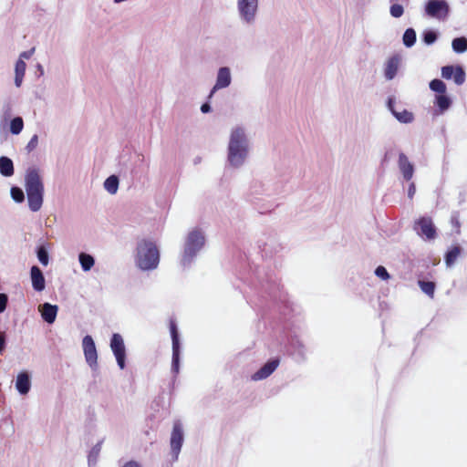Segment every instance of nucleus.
Here are the masks:
<instances>
[{
	"instance_id": "obj_1",
	"label": "nucleus",
	"mask_w": 467,
	"mask_h": 467,
	"mask_svg": "<svg viewBox=\"0 0 467 467\" xmlns=\"http://www.w3.org/2000/svg\"><path fill=\"white\" fill-rule=\"evenodd\" d=\"M136 264L142 270L155 269L160 262V253L154 242L147 239L140 240L136 249Z\"/></svg>"
},
{
	"instance_id": "obj_2",
	"label": "nucleus",
	"mask_w": 467,
	"mask_h": 467,
	"mask_svg": "<svg viewBox=\"0 0 467 467\" xmlns=\"http://www.w3.org/2000/svg\"><path fill=\"white\" fill-rule=\"evenodd\" d=\"M26 191L31 211L37 212L43 203L44 186L38 171L29 169L26 175Z\"/></svg>"
},
{
	"instance_id": "obj_3",
	"label": "nucleus",
	"mask_w": 467,
	"mask_h": 467,
	"mask_svg": "<svg viewBox=\"0 0 467 467\" xmlns=\"http://www.w3.org/2000/svg\"><path fill=\"white\" fill-rule=\"evenodd\" d=\"M228 161L234 166H240L247 155V141L244 130L236 128L232 131L229 141Z\"/></svg>"
},
{
	"instance_id": "obj_4",
	"label": "nucleus",
	"mask_w": 467,
	"mask_h": 467,
	"mask_svg": "<svg viewBox=\"0 0 467 467\" xmlns=\"http://www.w3.org/2000/svg\"><path fill=\"white\" fill-rule=\"evenodd\" d=\"M203 244L204 236L201 231L193 230L190 232L185 242L184 256L192 258Z\"/></svg>"
},
{
	"instance_id": "obj_5",
	"label": "nucleus",
	"mask_w": 467,
	"mask_h": 467,
	"mask_svg": "<svg viewBox=\"0 0 467 467\" xmlns=\"http://www.w3.org/2000/svg\"><path fill=\"white\" fill-rule=\"evenodd\" d=\"M450 12V6L445 0H429L425 5V13L428 16L444 20Z\"/></svg>"
},
{
	"instance_id": "obj_6",
	"label": "nucleus",
	"mask_w": 467,
	"mask_h": 467,
	"mask_svg": "<svg viewBox=\"0 0 467 467\" xmlns=\"http://www.w3.org/2000/svg\"><path fill=\"white\" fill-rule=\"evenodd\" d=\"M110 348L116 358L119 367L125 368L126 348L121 335L114 333L110 339Z\"/></svg>"
},
{
	"instance_id": "obj_7",
	"label": "nucleus",
	"mask_w": 467,
	"mask_h": 467,
	"mask_svg": "<svg viewBox=\"0 0 467 467\" xmlns=\"http://www.w3.org/2000/svg\"><path fill=\"white\" fill-rule=\"evenodd\" d=\"M414 229L418 234L424 236L428 240H432L436 237V228L431 217H420L414 224Z\"/></svg>"
},
{
	"instance_id": "obj_8",
	"label": "nucleus",
	"mask_w": 467,
	"mask_h": 467,
	"mask_svg": "<svg viewBox=\"0 0 467 467\" xmlns=\"http://www.w3.org/2000/svg\"><path fill=\"white\" fill-rule=\"evenodd\" d=\"M441 77L445 79L453 78L457 85H462L465 81V72L460 66H444L441 67Z\"/></svg>"
},
{
	"instance_id": "obj_9",
	"label": "nucleus",
	"mask_w": 467,
	"mask_h": 467,
	"mask_svg": "<svg viewBox=\"0 0 467 467\" xmlns=\"http://www.w3.org/2000/svg\"><path fill=\"white\" fill-rule=\"evenodd\" d=\"M84 355L90 367L97 366L98 354L95 343L90 336H86L82 341Z\"/></svg>"
},
{
	"instance_id": "obj_10",
	"label": "nucleus",
	"mask_w": 467,
	"mask_h": 467,
	"mask_svg": "<svg viewBox=\"0 0 467 467\" xmlns=\"http://www.w3.org/2000/svg\"><path fill=\"white\" fill-rule=\"evenodd\" d=\"M183 441V431L182 423L179 420H176L173 423V428L171 435V451L177 456L181 451L182 445Z\"/></svg>"
},
{
	"instance_id": "obj_11",
	"label": "nucleus",
	"mask_w": 467,
	"mask_h": 467,
	"mask_svg": "<svg viewBox=\"0 0 467 467\" xmlns=\"http://www.w3.org/2000/svg\"><path fill=\"white\" fill-rule=\"evenodd\" d=\"M257 0H238L240 14L247 22L254 19L257 9Z\"/></svg>"
},
{
	"instance_id": "obj_12",
	"label": "nucleus",
	"mask_w": 467,
	"mask_h": 467,
	"mask_svg": "<svg viewBox=\"0 0 467 467\" xmlns=\"http://www.w3.org/2000/svg\"><path fill=\"white\" fill-rule=\"evenodd\" d=\"M279 360L273 359L266 362L259 370H257L253 376L254 380H261L269 377L278 367Z\"/></svg>"
},
{
	"instance_id": "obj_13",
	"label": "nucleus",
	"mask_w": 467,
	"mask_h": 467,
	"mask_svg": "<svg viewBox=\"0 0 467 467\" xmlns=\"http://www.w3.org/2000/svg\"><path fill=\"white\" fill-rule=\"evenodd\" d=\"M30 276L33 288L37 292L43 291L46 286V282L44 275L38 266L33 265L31 267Z\"/></svg>"
},
{
	"instance_id": "obj_14",
	"label": "nucleus",
	"mask_w": 467,
	"mask_h": 467,
	"mask_svg": "<svg viewBox=\"0 0 467 467\" xmlns=\"http://www.w3.org/2000/svg\"><path fill=\"white\" fill-rule=\"evenodd\" d=\"M231 75L228 67H221L218 71L217 80L215 86L213 88L209 97L211 98L216 89L223 88L230 85Z\"/></svg>"
},
{
	"instance_id": "obj_15",
	"label": "nucleus",
	"mask_w": 467,
	"mask_h": 467,
	"mask_svg": "<svg viewBox=\"0 0 467 467\" xmlns=\"http://www.w3.org/2000/svg\"><path fill=\"white\" fill-rule=\"evenodd\" d=\"M399 168L406 181H410L412 178L414 168L404 153H400L399 155Z\"/></svg>"
},
{
	"instance_id": "obj_16",
	"label": "nucleus",
	"mask_w": 467,
	"mask_h": 467,
	"mask_svg": "<svg viewBox=\"0 0 467 467\" xmlns=\"http://www.w3.org/2000/svg\"><path fill=\"white\" fill-rule=\"evenodd\" d=\"M31 382L27 372L23 371L17 375L16 388L22 395H26L30 390Z\"/></svg>"
},
{
	"instance_id": "obj_17",
	"label": "nucleus",
	"mask_w": 467,
	"mask_h": 467,
	"mask_svg": "<svg viewBox=\"0 0 467 467\" xmlns=\"http://www.w3.org/2000/svg\"><path fill=\"white\" fill-rule=\"evenodd\" d=\"M42 318L48 324L54 323L57 314V306L49 303H45L40 308Z\"/></svg>"
},
{
	"instance_id": "obj_18",
	"label": "nucleus",
	"mask_w": 467,
	"mask_h": 467,
	"mask_svg": "<svg viewBox=\"0 0 467 467\" xmlns=\"http://www.w3.org/2000/svg\"><path fill=\"white\" fill-rule=\"evenodd\" d=\"M393 104L394 100L392 99H389L388 102L389 109L399 121L402 123H410L413 120V114L411 112L408 111L407 109H403L402 111H397L394 109Z\"/></svg>"
},
{
	"instance_id": "obj_19",
	"label": "nucleus",
	"mask_w": 467,
	"mask_h": 467,
	"mask_svg": "<svg viewBox=\"0 0 467 467\" xmlns=\"http://www.w3.org/2000/svg\"><path fill=\"white\" fill-rule=\"evenodd\" d=\"M400 59L397 57H390L385 67V77L388 79H392L398 71Z\"/></svg>"
},
{
	"instance_id": "obj_20",
	"label": "nucleus",
	"mask_w": 467,
	"mask_h": 467,
	"mask_svg": "<svg viewBox=\"0 0 467 467\" xmlns=\"http://www.w3.org/2000/svg\"><path fill=\"white\" fill-rule=\"evenodd\" d=\"M0 172L5 177H9L14 174V165L11 159L4 156L0 157Z\"/></svg>"
},
{
	"instance_id": "obj_21",
	"label": "nucleus",
	"mask_w": 467,
	"mask_h": 467,
	"mask_svg": "<svg viewBox=\"0 0 467 467\" xmlns=\"http://www.w3.org/2000/svg\"><path fill=\"white\" fill-rule=\"evenodd\" d=\"M26 65L23 59H18L16 63L15 72V83L16 87H20L26 73Z\"/></svg>"
},
{
	"instance_id": "obj_22",
	"label": "nucleus",
	"mask_w": 467,
	"mask_h": 467,
	"mask_svg": "<svg viewBox=\"0 0 467 467\" xmlns=\"http://www.w3.org/2000/svg\"><path fill=\"white\" fill-rule=\"evenodd\" d=\"M462 253L460 245L452 246L445 254V263L448 266H451Z\"/></svg>"
},
{
	"instance_id": "obj_23",
	"label": "nucleus",
	"mask_w": 467,
	"mask_h": 467,
	"mask_svg": "<svg viewBox=\"0 0 467 467\" xmlns=\"http://www.w3.org/2000/svg\"><path fill=\"white\" fill-rule=\"evenodd\" d=\"M418 285L424 294L429 296L431 298L434 297V292L436 288V285L434 282L419 280Z\"/></svg>"
},
{
	"instance_id": "obj_24",
	"label": "nucleus",
	"mask_w": 467,
	"mask_h": 467,
	"mask_svg": "<svg viewBox=\"0 0 467 467\" xmlns=\"http://www.w3.org/2000/svg\"><path fill=\"white\" fill-rule=\"evenodd\" d=\"M434 103L441 111H444L450 108L451 101L446 93H443L436 95Z\"/></svg>"
},
{
	"instance_id": "obj_25",
	"label": "nucleus",
	"mask_w": 467,
	"mask_h": 467,
	"mask_svg": "<svg viewBox=\"0 0 467 467\" xmlns=\"http://www.w3.org/2000/svg\"><path fill=\"white\" fill-rule=\"evenodd\" d=\"M451 46L454 52L463 53L467 51V38L463 36L456 37L452 40Z\"/></svg>"
},
{
	"instance_id": "obj_26",
	"label": "nucleus",
	"mask_w": 467,
	"mask_h": 467,
	"mask_svg": "<svg viewBox=\"0 0 467 467\" xmlns=\"http://www.w3.org/2000/svg\"><path fill=\"white\" fill-rule=\"evenodd\" d=\"M105 189L111 194H114L118 191L119 179L115 175L109 176L104 182Z\"/></svg>"
},
{
	"instance_id": "obj_27",
	"label": "nucleus",
	"mask_w": 467,
	"mask_h": 467,
	"mask_svg": "<svg viewBox=\"0 0 467 467\" xmlns=\"http://www.w3.org/2000/svg\"><path fill=\"white\" fill-rule=\"evenodd\" d=\"M79 262L84 271L90 270L95 263L94 258L91 255L85 253H81L79 254Z\"/></svg>"
},
{
	"instance_id": "obj_28",
	"label": "nucleus",
	"mask_w": 467,
	"mask_h": 467,
	"mask_svg": "<svg viewBox=\"0 0 467 467\" xmlns=\"http://www.w3.org/2000/svg\"><path fill=\"white\" fill-rule=\"evenodd\" d=\"M416 42V32L412 28H408L403 35V43L406 47H412Z\"/></svg>"
},
{
	"instance_id": "obj_29",
	"label": "nucleus",
	"mask_w": 467,
	"mask_h": 467,
	"mask_svg": "<svg viewBox=\"0 0 467 467\" xmlns=\"http://www.w3.org/2000/svg\"><path fill=\"white\" fill-rule=\"evenodd\" d=\"M430 88L438 94H443L447 91V88L444 82L438 78L430 82Z\"/></svg>"
},
{
	"instance_id": "obj_30",
	"label": "nucleus",
	"mask_w": 467,
	"mask_h": 467,
	"mask_svg": "<svg viewBox=\"0 0 467 467\" xmlns=\"http://www.w3.org/2000/svg\"><path fill=\"white\" fill-rule=\"evenodd\" d=\"M24 127V121L21 117H16L11 120L10 130L13 134H19Z\"/></svg>"
},
{
	"instance_id": "obj_31",
	"label": "nucleus",
	"mask_w": 467,
	"mask_h": 467,
	"mask_svg": "<svg viewBox=\"0 0 467 467\" xmlns=\"http://www.w3.org/2000/svg\"><path fill=\"white\" fill-rule=\"evenodd\" d=\"M170 332L172 340V347H180L177 325L174 320L170 321Z\"/></svg>"
},
{
	"instance_id": "obj_32",
	"label": "nucleus",
	"mask_w": 467,
	"mask_h": 467,
	"mask_svg": "<svg viewBox=\"0 0 467 467\" xmlns=\"http://www.w3.org/2000/svg\"><path fill=\"white\" fill-rule=\"evenodd\" d=\"M179 355L180 347H172V369L176 373L179 371Z\"/></svg>"
},
{
	"instance_id": "obj_33",
	"label": "nucleus",
	"mask_w": 467,
	"mask_h": 467,
	"mask_svg": "<svg viewBox=\"0 0 467 467\" xmlns=\"http://www.w3.org/2000/svg\"><path fill=\"white\" fill-rule=\"evenodd\" d=\"M11 196L16 202H22L25 199L24 192L18 187L11 188Z\"/></svg>"
},
{
	"instance_id": "obj_34",
	"label": "nucleus",
	"mask_w": 467,
	"mask_h": 467,
	"mask_svg": "<svg viewBox=\"0 0 467 467\" xmlns=\"http://www.w3.org/2000/svg\"><path fill=\"white\" fill-rule=\"evenodd\" d=\"M389 12H390V15L393 17L398 18V17H400L403 15L404 9H403V6L401 5L393 4L390 6Z\"/></svg>"
},
{
	"instance_id": "obj_35",
	"label": "nucleus",
	"mask_w": 467,
	"mask_h": 467,
	"mask_svg": "<svg viewBox=\"0 0 467 467\" xmlns=\"http://www.w3.org/2000/svg\"><path fill=\"white\" fill-rule=\"evenodd\" d=\"M37 257L40 263L43 265H47L48 264V254L47 250L44 247H40L37 251Z\"/></svg>"
},
{
	"instance_id": "obj_36",
	"label": "nucleus",
	"mask_w": 467,
	"mask_h": 467,
	"mask_svg": "<svg viewBox=\"0 0 467 467\" xmlns=\"http://www.w3.org/2000/svg\"><path fill=\"white\" fill-rule=\"evenodd\" d=\"M436 39H437V35L433 31H427L423 35V41L427 45H431V44L434 43L436 41Z\"/></svg>"
},
{
	"instance_id": "obj_37",
	"label": "nucleus",
	"mask_w": 467,
	"mask_h": 467,
	"mask_svg": "<svg viewBox=\"0 0 467 467\" xmlns=\"http://www.w3.org/2000/svg\"><path fill=\"white\" fill-rule=\"evenodd\" d=\"M375 274L377 276L383 280H388L389 278V275L387 271V269L384 266H378L375 270Z\"/></svg>"
},
{
	"instance_id": "obj_38",
	"label": "nucleus",
	"mask_w": 467,
	"mask_h": 467,
	"mask_svg": "<svg viewBox=\"0 0 467 467\" xmlns=\"http://www.w3.org/2000/svg\"><path fill=\"white\" fill-rule=\"evenodd\" d=\"M38 145V136L37 135H33L32 138L30 139V140L28 141L26 149L28 152L34 150Z\"/></svg>"
},
{
	"instance_id": "obj_39",
	"label": "nucleus",
	"mask_w": 467,
	"mask_h": 467,
	"mask_svg": "<svg viewBox=\"0 0 467 467\" xmlns=\"http://www.w3.org/2000/svg\"><path fill=\"white\" fill-rule=\"evenodd\" d=\"M7 296L5 294H0V313L4 312L7 305Z\"/></svg>"
},
{
	"instance_id": "obj_40",
	"label": "nucleus",
	"mask_w": 467,
	"mask_h": 467,
	"mask_svg": "<svg viewBox=\"0 0 467 467\" xmlns=\"http://www.w3.org/2000/svg\"><path fill=\"white\" fill-rule=\"evenodd\" d=\"M35 52V48H31L30 50L28 51H24L20 54V58L19 59H23V58H26V59H28L32 57V55L34 54Z\"/></svg>"
},
{
	"instance_id": "obj_41",
	"label": "nucleus",
	"mask_w": 467,
	"mask_h": 467,
	"mask_svg": "<svg viewBox=\"0 0 467 467\" xmlns=\"http://www.w3.org/2000/svg\"><path fill=\"white\" fill-rule=\"evenodd\" d=\"M5 336L4 332H0V353L5 349Z\"/></svg>"
},
{
	"instance_id": "obj_42",
	"label": "nucleus",
	"mask_w": 467,
	"mask_h": 467,
	"mask_svg": "<svg viewBox=\"0 0 467 467\" xmlns=\"http://www.w3.org/2000/svg\"><path fill=\"white\" fill-rule=\"evenodd\" d=\"M122 467H140V465L135 461H130L126 462Z\"/></svg>"
},
{
	"instance_id": "obj_43",
	"label": "nucleus",
	"mask_w": 467,
	"mask_h": 467,
	"mask_svg": "<svg viewBox=\"0 0 467 467\" xmlns=\"http://www.w3.org/2000/svg\"><path fill=\"white\" fill-rule=\"evenodd\" d=\"M201 110L203 113H207V112H209L211 110V107H210V105L208 103H204V104L202 105Z\"/></svg>"
},
{
	"instance_id": "obj_44",
	"label": "nucleus",
	"mask_w": 467,
	"mask_h": 467,
	"mask_svg": "<svg viewBox=\"0 0 467 467\" xmlns=\"http://www.w3.org/2000/svg\"><path fill=\"white\" fill-rule=\"evenodd\" d=\"M408 193H409L410 198H412V197H413V195H414V193H415V185H414V183H411V184L410 185V187H409V192H408Z\"/></svg>"
},
{
	"instance_id": "obj_45",
	"label": "nucleus",
	"mask_w": 467,
	"mask_h": 467,
	"mask_svg": "<svg viewBox=\"0 0 467 467\" xmlns=\"http://www.w3.org/2000/svg\"><path fill=\"white\" fill-rule=\"evenodd\" d=\"M451 222H452V223H456L457 225L459 224V222H458V220H457V219H453V218H452V219H451Z\"/></svg>"
}]
</instances>
